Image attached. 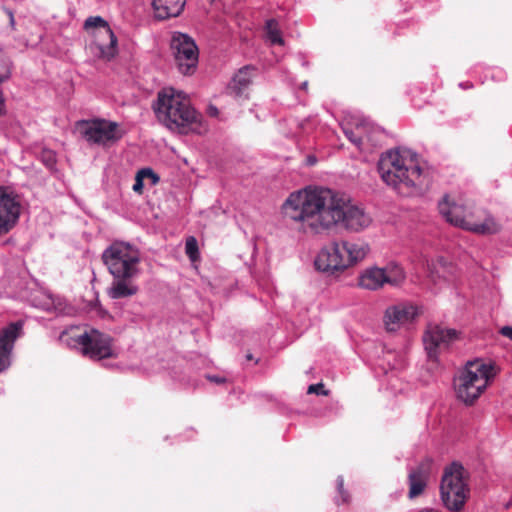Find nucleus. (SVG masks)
<instances>
[{"label":"nucleus","mask_w":512,"mask_h":512,"mask_svg":"<svg viewBox=\"0 0 512 512\" xmlns=\"http://www.w3.org/2000/svg\"><path fill=\"white\" fill-rule=\"evenodd\" d=\"M286 218L306 225L315 234L341 227L359 232L371 223L363 208L344 193L323 186H308L292 192L282 206Z\"/></svg>","instance_id":"nucleus-1"},{"label":"nucleus","mask_w":512,"mask_h":512,"mask_svg":"<svg viewBox=\"0 0 512 512\" xmlns=\"http://www.w3.org/2000/svg\"><path fill=\"white\" fill-rule=\"evenodd\" d=\"M377 170L383 182L402 196H410L425 184L417 154L409 149L394 148L382 153Z\"/></svg>","instance_id":"nucleus-2"},{"label":"nucleus","mask_w":512,"mask_h":512,"mask_svg":"<svg viewBox=\"0 0 512 512\" xmlns=\"http://www.w3.org/2000/svg\"><path fill=\"white\" fill-rule=\"evenodd\" d=\"M157 119L169 130L179 134L201 133L202 115L190 102L174 89H163L158 92L153 104Z\"/></svg>","instance_id":"nucleus-3"},{"label":"nucleus","mask_w":512,"mask_h":512,"mask_svg":"<svg viewBox=\"0 0 512 512\" xmlns=\"http://www.w3.org/2000/svg\"><path fill=\"white\" fill-rule=\"evenodd\" d=\"M438 209L447 222L476 234L490 235L501 229L491 215H486L481 209H471L451 201L448 195L439 201Z\"/></svg>","instance_id":"nucleus-4"},{"label":"nucleus","mask_w":512,"mask_h":512,"mask_svg":"<svg viewBox=\"0 0 512 512\" xmlns=\"http://www.w3.org/2000/svg\"><path fill=\"white\" fill-rule=\"evenodd\" d=\"M368 246L350 241L332 242L318 253L314 265L318 271L334 275L365 258Z\"/></svg>","instance_id":"nucleus-5"},{"label":"nucleus","mask_w":512,"mask_h":512,"mask_svg":"<svg viewBox=\"0 0 512 512\" xmlns=\"http://www.w3.org/2000/svg\"><path fill=\"white\" fill-rule=\"evenodd\" d=\"M101 258L113 278H136L140 273L141 252L129 242L114 241L104 249Z\"/></svg>","instance_id":"nucleus-6"},{"label":"nucleus","mask_w":512,"mask_h":512,"mask_svg":"<svg viewBox=\"0 0 512 512\" xmlns=\"http://www.w3.org/2000/svg\"><path fill=\"white\" fill-rule=\"evenodd\" d=\"M493 377L492 365L481 361L468 362L457 380V397L466 404H472Z\"/></svg>","instance_id":"nucleus-7"},{"label":"nucleus","mask_w":512,"mask_h":512,"mask_svg":"<svg viewBox=\"0 0 512 512\" xmlns=\"http://www.w3.org/2000/svg\"><path fill=\"white\" fill-rule=\"evenodd\" d=\"M440 494L448 510L458 512L463 508L469 489L462 464L453 462L445 468L440 484Z\"/></svg>","instance_id":"nucleus-8"},{"label":"nucleus","mask_w":512,"mask_h":512,"mask_svg":"<svg viewBox=\"0 0 512 512\" xmlns=\"http://www.w3.org/2000/svg\"><path fill=\"white\" fill-rule=\"evenodd\" d=\"M83 28L94 37V41L90 44V51L96 58L110 61L117 55V37L103 17H88Z\"/></svg>","instance_id":"nucleus-9"},{"label":"nucleus","mask_w":512,"mask_h":512,"mask_svg":"<svg viewBox=\"0 0 512 512\" xmlns=\"http://www.w3.org/2000/svg\"><path fill=\"white\" fill-rule=\"evenodd\" d=\"M170 47L179 72L185 76L195 74L199 62V49L194 39L179 31L172 33Z\"/></svg>","instance_id":"nucleus-10"},{"label":"nucleus","mask_w":512,"mask_h":512,"mask_svg":"<svg viewBox=\"0 0 512 512\" xmlns=\"http://www.w3.org/2000/svg\"><path fill=\"white\" fill-rule=\"evenodd\" d=\"M78 127L82 137L89 144L105 146L121 139L122 134L119 133L118 123L102 118L91 120H81Z\"/></svg>","instance_id":"nucleus-11"},{"label":"nucleus","mask_w":512,"mask_h":512,"mask_svg":"<svg viewBox=\"0 0 512 512\" xmlns=\"http://www.w3.org/2000/svg\"><path fill=\"white\" fill-rule=\"evenodd\" d=\"M405 278L404 270L400 265L391 262L385 268L372 267L366 269L359 276V286L368 290H377L385 283L398 286Z\"/></svg>","instance_id":"nucleus-12"},{"label":"nucleus","mask_w":512,"mask_h":512,"mask_svg":"<svg viewBox=\"0 0 512 512\" xmlns=\"http://www.w3.org/2000/svg\"><path fill=\"white\" fill-rule=\"evenodd\" d=\"M84 356L93 360L114 357L112 338L96 329L85 331L74 339Z\"/></svg>","instance_id":"nucleus-13"},{"label":"nucleus","mask_w":512,"mask_h":512,"mask_svg":"<svg viewBox=\"0 0 512 512\" xmlns=\"http://www.w3.org/2000/svg\"><path fill=\"white\" fill-rule=\"evenodd\" d=\"M21 210L19 195L9 187L0 186V237L17 225Z\"/></svg>","instance_id":"nucleus-14"},{"label":"nucleus","mask_w":512,"mask_h":512,"mask_svg":"<svg viewBox=\"0 0 512 512\" xmlns=\"http://www.w3.org/2000/svg\"><path fill=\"white\" fill-rule=\"evenodd\" d=\"M458 338L455 329H444L438 325H429L423 335V344L428 358L436 360L439 351Z\"/></svg>","instance_id":"nucleus-15"},{"label":"nucleus","mask_w":512,"mask_h":512,"mask_svg":"<svg viewBox=\"0 0 512 512\" xmlns=\"http://www.w3.org/2000/svg\"><path fill=\"white\" fill-rule=\"evenodd\" d=\"M24 335V321L11 322L0 330V373L11 365L15 342Z\"/></svg>","instance_id":"nucleus-16"},{"label":"nucleus","mask_w":512,"mask_h":512,"mask_svg":"<svg viewBox=\"0 0 512 512\" xmlns=\"http://www.w3.org/2000/svg\"><path fill=\"white\" fill-rule=\"evenodd\" d=\"M418 308L409 303H398L387 307L383 321L389 332H395L402 326L412 323L418 316Z\"/></svg>","instance_id":"nucleus-17"},{"label":"nucleus","mask_w":512,"mask_h":512,"mask_svg":"<svg viewBox=\"0 0 512 512\" xmlns=\"http://www.w3.org/2000/svg\"><path fill=\"white\" fill-rule=\"evenodd\" d=\"M432 474V463L424 460L408 470L407 484L409 487L408 497L416 498L425 491Z\"/></svg>","instance_id":"nucleus-18"},{"label":"nucleus","mask_w":512,"mask_h":512,"mask_svg":"<svg viewBox=\"0 0 512 512\" xmlns=\"http://www.w3.org/2000/svg\"><path fill=\"white\" fill-rule=\"evenodd\" d=\"M256 69L253 66L247 65L238 70L232 78L228 89L235 97H247L246 91L252 82V73Z\"/></svg>","instance_id":"nucleus-19"},{"label":"nucleus","mask_w":512,"mask_h":512,"mask_svg":"<svg viewBox=\"0 0 512 512\" xmlns=\"http://www.w3.org/2000/svg\"><path fill=\"white\" fill-rule=\"evenodd\" d=\"M186 0H152L155 17L165 20L177 17L183 11Z\"/></svg>","instance_id":"nucleus-20"},{"label":"nucleus","mask_w":512,"mask_h":512,"mask_svg":"<svg viewBox=\"0 0 512 512\" xmlns=\"http://www.w3.org/2000/svg\"><path fill=\"white\" fill-rule=\"evenodd\" d=\"M133 278H113L108 288V295L111 299H122L135 295L138 286L132 282Z\"/></svg>","instance_id":"nucleus-21"},{"label":"nucleus","mask_w":512,"mask_h":512,"mask_svg":"<svg viewBox=\"0 0 512 512\" xmlns=\"http://www.w3.org/2000/svg\"><path fill=\"white\" fill-rule=\"evenodd\" d=\"M342 130L348 140L360 150L364 149L365 141L371 140L369 134H366L365 136L362 135L364 132V127L362 125H357L355 129L342 127Z\"/></svg>","instance_id":"nucleus-22"},{"label":"nucleus","mask_w":512,"mask_h":512,"mask_svg":"<svg viewBox=\"0 0 512 512\" xmlns=\"http://www.w3.org/2000/svg\"><path fill=\"white\" fill-rule=\"evenodd\" d=\"M267 39L272 45H284L285 41L275 19H268L265 23Z\"/></svg>","instance_id":"nucleus-23"},{"label":"nucleus","mask_w":512,"mask_h":512,"mask_svg":"<svg viewBox=\"0 0 512 512\" xmlns=\"http://www.w3.org/2000/svg\"><path fill=\"white\" fill-rule=\"evenodd\" d=\"M145 175H153V169L147 167L138 170L135 176V182L132 186L135 193L141 194L143 192Z\"/></svg>","instance_id":"nucleus-24"},{"label":"nucleus","mask_w":512,"mask_h":512,"mask_svg":"<svg viewBox=\"0 0 512 512\" xmlns=\"http://www.w3.org/2000/svg\"><path fill=\"white\" fill-rule=\"evenodd\" d=\"M337 492L339 496L336 497V503L338 505L347 503L349 500V494L344 490V479L342 476H338L336 480Z\"/></svg>","instance_id":"nucleus-25"},{"label":"nucleus","mask_w":512,"mask_h":512,"mask_svg":"<svg viewBox=\"0 0 512 512\" xmlns=\"http://www.w3.org/2000/svg\"><path fill=\"white\" fill-rule=\"evenodd\" d=\"M486 77H490L493 81L501 82L506 79V72L502 68L493 67L487 69Z\"/></svg>","instance_id":"nucleus-26"},{"label":"nucleus","mask_w":512,"mask_h":512,"mask_svg":"<svg viewBox=\"0 0 512 512\" xmlns=\"http://www.w3.org/2000/svg\"><path fill=\"white\" fill-rule=\"evenodd\" d=\"M186 254L189 256L191 260H194L198 256V246L197 241L194 237H190L186 240Z\"/></svg>","instance_id":"nucleus-27"},{"label":"nucleus","mask_w":512,"mask_h":512,"mask_svg":"<svg viewBox=\"0 0 512 512\" xmlns=\"http://www.w3.org/2000/svg\"><path fill=\"white\" fill-rule=\"evenodd\" d=\"M43 162L48 168H52L56 164V156L52 151H44Z\"/></svg>","instance_id":"nucleus-28"},{"label":"nucleus","mask_w":512,"mask_h":512,"mask_svg":"<svg viewBox=\"0 0 512 512\" xmlns=\"http://www.w3.org/2000/svg\"><path fill=\"white\" fill-rule=\"evenodd\" d=\"M308 394L327 395L328 391L324 389L322 383L312 384L308 387Z\"/></svg>","instance_id":"nucleus-29"},{"label":"nucleus","mask_w":512,"mask_h":512,"mask_svg":"<svg viewBox=\"0 0 512 512\" xmlns=\"http://www.w3.org/2000/svg\"><path fill=\"white\" fill-rule=\"evenodd\" d=\"M205 377L207 380H209L210 382H213L217 385L224 384L227 381L226 377L221 376V375L206 374Z\"/></svg>","instance_id":"nucleus-30"},{"label":"nucleus","mask_w":512,"mask_h":512,"mask_svg":"<svg viewBox=\"0 0 512 512\" xmlns=\"http://www.w3.org/2000/svg\"><path fill=\"white\" fill-rule=\"evenodd\" d=\"M6 114V102L3 91L0 89V116Z\"/></svg>","instance_id":"nucleus-31"},{"label":"nucleus","mask_w":512,"mask_h":512,"mask_svg":"<svg viewBox=\"0 0 512 512\" xmlns=\"http://www.w3.org/2000/svg\"><path fill=\"white\" fill-rule=\"evenodd\" d=\"M501 334L510 340H512V327L511 326H504L500 330Z\"/></svg>","instance_id":"nucleus-32"},{"label":"nucleus","mask_w":512,"mask_h":512,"mask_svg":"<svg viewBox=\"0 0 512 512\" xmlns=\"http://www.w3.org/2000/svg\"><path fill=\"white\" fill-rule=\"evenodd\" d=\"M145 179L151 181V185H156L160 181V177L153 171V175H145Z\"/></svg>","instance_id":"nucleus-33"},{"label":"nucleus","mask_w":512,"mask_h":512,"mask_svg":"<svg viewBox=\"0 0 512 512\" xmlns=\"http://www.w3.org/2000/svg\"><path fill=\"white\" fill-rule=\"evenodd\" d=\"M11 77V72L7 70L5 73H0V84L6 82Z\"/></svg>","instance_id":"nucleus-34"},{"label":"nucleus","mask_w":512,"mask_h":512,"mask_svg":"<svg viewBox=\"0 0 512 512\" xmlns=\"http://www.w3.org/2000/svg\"><path fill=\"white\" fill-rule=\"evenodd\" d=\"M316 162H317V158H316V156H314V155H308V156H307V158H306V163H307V165L312 166V165H314Z\"/></svg>","instance_id":"nucleus-35"},{"label":"nucleus","mask_w":512,"mask_h":512,"mask_svg":"<svg viewBox=\"0 0 512 512\" xmlns=\"http://www.w3.org/2000/svg\"><path fill=\"white\" fill-rule=\"evenodd\" d=\"M208 113L211 116H217L218 115V109L215 106H210L208 109Z\"/></svg>","instance_id":"nucleus-36"},{"label":"nucleus","mask_w":512,"mask_h":512,"mask_svg":"<svg viewBox=\"0 0 512 512\" xmlns=\"http://www.w3.org/2000/svg\"><path fill=\"white\" fill-rule=\"evenodd\" d=\"M459 87L462 89H469L473 87V84L471 82H461L459 83Z\"/></svg>","instance_id":"nucleus-37"},{"label":"nucleus","mask_w":512,"mask_h":512,"mask_svg":"<svg viewBox=\"0 0 512 512\" xmlns=\"http://www.w3.org/2000/svg\"><path fill=\"white\" fill-rule=\"evenodd\" d=\"M7 13L9 15V20H10V25L12 27H14L15 25V19H14V15H13V12L11 10H7Z\"/></svg>","instance_id":"nucleus-38"},{"label":"nucleus","mask_w":512,"mask_h":512,"mask_svg":"<svg viewBox=\"0 0 512 512\" xmlns=\"http://www.w3.org/2000/svg\"><path fill=\"white\" fill-rule=\"evenodd\" d=\"M299 57H300V59L302 60V65H303V66H305V67H307V66L309 65L308 61H306V60L304 59L303 55H301V54L299 55Z\"/></svg>","instance_id":"nucleus-39"},{"label":"nucleus","mask_w":512,"mask_h":512,"mask_svg":"<svg viewBox=\"0 0 512 512\" xmlns=\"http://www.w3.org/2000/svg\"><path fill=\"white\" fill-rule=\"evenodd\" d=\"M307 86H308V82L307 81H304L303 83H301V89H307Z\"/></svg>","instance_id":"nucleus-40"},{"label":"nucleus","mask_w":512,"mask_h":512,"mask_svg":"<svg viewBox=\"0 0 512 512\" xmlns=\"http://www.w3.org/2000/svg\"><path fill=\"white\" fill-rule=\"evenodd\" d=\"M246 359H247V360H249V361H250V360H252V359H253L252 354H251V353H248V354L246 355Z\"/></svg>","instance_id":"nucleus-41"},{"label":"nucleus","mask_w":512,"mask_h":512,"mask_svg":"<svg viewBox=\"0 0 512 512\" xmlns=\"http://www.w3.org/2000/svg\"><path fill=\"white\" fill-rule=\"evenodd\" d=\"M214 1H215V0H210V2H211V3H212V2H214Z\"/></svg>","instance_id":"nucleus-42"}]
</instances>
